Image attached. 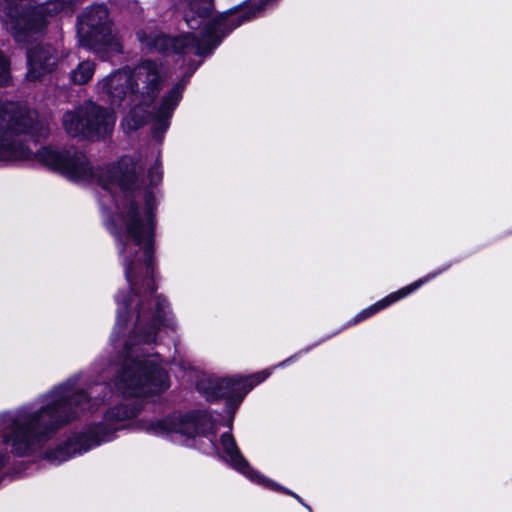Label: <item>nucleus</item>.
<instances>
[{"instance_id": "nucleus-1", "label": "nucleus", "mask_w": 512, "mask_h": 512, "mask_svg": "<svg viewBox=\"0 0 512 512\" xmlns=\"http://www.w3.org/2000/svg\"><path fill=\"white\" fill-rule=\"evenodd\" d=\"M98 401L75 391L71 383L60 385L45 396L39 409L24 408L15 417H9L10 427L4 441L11 445L13 453L25 455L48 433L76 418L79 412L91 409Z\"/></svg>"}, {"instance_id": "nucleus-2", "label": "nucleus", "mask_w": 512, "mask_h": 512, "mask_svg": "<svg viewBox=\"0 0 512 512\" xmlns=\"http://www.w3.org/2000/svg\"><path fill=\"white\" fill-rule=\"evenodd\" d=\"M111 233L122 257L131 291L135 296L142 291L145 295H152L156 287L153 279L154 235L150 215H142L138 205L127 200L113 218Z\"/></svg>"}, {"instance_id": "nucleus-3", "label": "nucleus", "mask_w": 512, "mask_h": 512, "mask_svg": "<svg viewBox=\"0 0 512 512\" xmlns=\"http://www.w3.org/2000/svg\"><path fill=\"white\" fill-rule=\"evenodd\" d=\"M167 79V72L160 62L146 59L132 68L118 69L99 80L96 90L111 105L132 106L122 123L125 129L132 131L147 121L150 115L147 109L159 96Z\"/></svg>"}, {"instance_id": "nucleus-4", "label": "nucleus", "mask_w": 512, "mask_h": 512, "mask_svg": "<svg viewBox=\"0 0 512 512\" xmlns=\"http://www.w3.org/2000/svg\"><path fill=\"white\" fill-rule=\"evenodd\" d=\"M37 158L45 165L75 181L96 182L106 190L118 186L123 192L139 189L143 180L140 174L143 166L131 157H122L117 163L94 169L87 156L77 149L54 150L43 147L37 152Z\"/></svg>"}, {"instance_id": "nucleus-5", "label": "nucleus", "mask_w": 512, "mask_h": 512, "mask_svg": "<svg viewBox=\"0 0 512 512\" xmlns=\"http://www.w3.org/2000/svg\"><path fill=\"white\" fill-rule=\"evenodd\" d=\"M247 19L248 17L243 16L241 21L232 24L233 20L228 16L219 15L207 23L201 38H198L193 33H185L169 38L157 31H139L137 37L142 46L148 51L155 50L161 52L172 49L173 52L178 54L186 55L193 53L198 56H204L211 53L227 33Z\"/></svg>"}, {"instance_id": "nucleus-6", "label": "nucleus", "mask_w": 512, "mask_h": 512, "mask_svg": "<svg viewBox=\"0 0 512 512\" xmlns=\"http://www.w3.org/2000/svg\"><path fill=\"white\" fill-rule=\"evenodd\" d=\"M66 8L62 0L33 5L31 0H0V19L18 43L41 33L49 19Z\"/></svg>"}, {"instance_id": "nucleus-7", "label": "nucleus", "mask_w": 512, "mask_h": 512, "mask_svg": "<svg viewBox=\"0 0 512 512\" xmlns=\"http://www.w3.org/2000/svg\"><path fill=\"white\" fill-rule=\"evenodd\" d=\"M26 132L46 137L48 127L37 120L35 111L14 103L0 102V162L16 160L22 156L21 148L13 136Z\"/></svg>"}, {"instance_id": "nucleus-8", "label": "nucleus", "mask_w": 512, "mask_h": 512, "mask_svg": "<svg viewBox=\"0 0 512 512\" xmlns=\"http://www.w3.org/2000/svg\"><path fill=\"white\" fill-rule=\"evenodd\" d=\"M62 124L66 133L72 137L99 140L112 132L115 116L108 109L88 101L66 111L62 117Z\"/></svg>"}, {"instance_id": "nucleus-9", "label": "nucleus", "mask_w": 512, "mask_h": 512, "mask_svg": "<svg viewBox=\"0 0 512 512\" xmlns=\"http://www.w3.org/2000/svg\"><path fill=\"white\" fill-rule=\"evenodd\" d=\"M115 385L131 397L160 392L168 387L167 374L159 366L142 360H126Z\"/></svg>"}, {"instance_id": "nucleus-10", "label": "nucleus", "mask_w": 512, "mask_h": 512, "mask_svg": "<svg viewBox=\"0 0 512 512\" xmlns=\"http://www.w3.org/2000/svg\"><path fill=\"white\" fill-rule=\"evenodd\" d=\"M79 32L85 45L95 52L121 53L120 39L113 33L108 10L104 5L88 8L79 18Z\"/></svg>"}, {"instance_id": "nucleus-11", "label": "nucleus", "mask_w": 512, "mask_h": 512, "mask_svg": "<svg viewBox=\"0 0 512 512\" xmlns=\"http://www.w3.org/2000/svg\"><path fill=\"white\" fill-rule=\"evenodd\" d=\"M140 410L141 407L137 400H129L125 404L110 408L105 414V421L109 423L108 425L98 424L70 438L65 446L67 450L66 456H55V458L62 461L71 454L85 452L91 447L98 445L118 429L113 426L114 423L136 417Z\"/></svg>"}, {"instance_id": "nucleus-12", "label": "nucleus", "mask_w": 512, "mask_h": 512, "mask_svg": "<svg viewBox=\"0 0 512 512\" xmlns=\"http://www.w3.org/2000/svg\"><path fill=\"white\" fill-rule=\"evenodd\" d=\"M157 427L162 432H175L188 437L206 435L214 429L209 415L200 411L165 420L159 423Z\"/></svg>"}, {"instance_id": "nucleus-13", "label": "nucleus", "mask_w": 512, "mask_h": 512, "mask_svg": "<svg viewBox=\"0 0 512 512\" xmlns=\"http://www.w3.org/2000/svg\"><path fill=\"white\" fill-rule=\"evenodd\" d=\"M27 59L26 77L30 81H36L56 67L60 56L57 50L50 45H37L28 51Z\"/></svg>"}, {"instance_id": "nucleus-14", "label": "nucleus", "mask_w": 512, "mask_h": 512, "mask_svg": "<svg viewBox=\"0 0 512 512\" xmlns=\"http://www.w3.org/2000/svg\"><path fill=\"white\" fill-rule=\"evenodd\" d=\"M213 9V0H184L181 4L183 18L191 29H198Z\"/></svg>"}, {"instance_id": "nucleus-15", "label": "nucleus", "mask_w": 512, "mask_h": 512, "mask_svg": "<svg viewBox=\"0 0 512 512\" xmlns=\"http://www.w3.org/2000/svg\"><path fill=\"white\" fill-rule=\"evenodd\" d=\"M185 85L184 80L180 81L163 97L155 116L160 128L168 126V119L181 100Z\"/></svg>"}, {"instance_id": "nucleus-16", "label": "nucleus", "mask_w": 512, "mask_h": 512, "mask_svg": "<svg viewBox=\"0 0 512 512\" xmlns=\"http://www.w3.org/2000/svg\"><path fill=\"white\" fill-rule=\"evenodd\" d=\"M221 445L223 452L225 453L226 460H228L236 469L247 474L249 465L241 455L235 440L229 433H224L221 436Z\"/></svg>"}, {"instance_id": "nucleus-17", "label": "nucleus", "mask_w": 512, "mask_h": 512, "mask_svg": "<svg viewBox=\"0 0 512 512\" xmlns=\"http://www.w3.org/2000/svg\"><path fill=\"white\" fill-rule=\"evenodd\" d=\"M266 378L263 373L247 377H232L231 400L241 401L255 385L259 384Z\"/></svg>"}, {"instance_id": "nucleus-18", "label": "nucleus", "mask_w": 512, "mask_h": 512, "mask_svg": "<svg viewBox=\"0 0 512 512\" xmlns=\"http://www.w3.org/2000/svg\"><path fill=\"white\" fill-rule=\"evenodd\" d=\"M426 280L427 279H425V280H418V281H416V282H414V283H412V284L402 288L398 292L389 295L387 298H385L381 302L377 303L373 307L369 308L367 311L363 312L362 318L370 316L373 313H375L376 311H379L380 309H383V308L387 307L391 303H393V302H395V301H397V300L407 296L411 292H413L416 289H418Z\"/></svg>"}, {"instance_id": "nucleus-19", "label": "nucleus", "mask_w": 512, "mask_h": 512, "mask_svg": "<svg viewBox=\"0 0 512 512\" xmlns=\"http://www.w3.org/2000/svg\"><path fill=\"white\" fill-rule=\"evenodd\" d=\"M95 72V63L89 60L80 62L77 67L71 71L70 79L76 85L88 83Z\"/></svg>"}, {"instance_id": "nucleus-20", "label": "nucleus", "mask_w": 512, "mask_h": 512, "mask_svg": "<svg viewBox=\"0 0 512 512\" xmlns=\"http://www.w3.org/2000/svg\"><path fill=\"white\" fill-rule=\"evenodd\" d=\"M232 377L217 380L213 386L212 398L231 399Z\"/></svg>"}, {"instance_id": "nucleus-21", "label": "nucleus", "mask_w": 512, "mask_h": 512, "mask_svg": "<svg viewBox=\"0 0 512 512\" xmlns=\"http://www.w3.org/2000/svg\"><path fill=\"white\" fill-rule=\"evenodd\" d=\"M10 81L9 63L7 59L0 54V86H5Z\"/></svg>"}, {"instance_id": "nucleus-22", "label": "nucleus", "mask_w": 512, "mask_h": 512, "mask_svg": "<svg viewBox=\"0 0 512 512\" xmlns=\"http://www.w3.org/2000/svg\"><path fill=\"white\" fill-rule=\"evenodd\" d=\"M157 323H158V318L153 317L152 324L149 326L148 330L145 331L143 333V335L141 336L142 341L150 343L155 340L156 332H157Z\"/></svg>"}, {"instance_id": "nucleus-23", "label": "nucleus", "mask_w": 512, "mask_h": 512, "mask_svg": "<svg viewBox=\"0 0 512 512\" xmlns=\"http://www.w3.org/2000/svg\"><path fill=\"white\" fill-rule=\"evenodd\" d=\"M150 183L152 185L157 184L161 180V173L157 167L152 168L149 171Z\"/></svg>"}, {"instance_id": "nucleus-24", "label": "nucleus", "mask_w": 512, "mask_h": 512, "mask_svg": "<svg viewBox=\"0 0 512 512\" xmlns=\"http://www.w3.org/2000/svg\"><path fill=\"white\" fill-rule=\"evenodd\" d=\"M6 459V451L4 449L0 450V468L4 465Z\"/></svg>"}, {"instance_id": "nucleus-25", "label": "nucleus", "mask_w": 512, "mask_h": 512, "mask_svg": "<svg viewBox=\"0 0 512 512\" xmlns=\"http://www.w3.org/2000/svg\"><path fill=\"white\" fill-rule=\"evenodd\" d=\"M138 313V324H140V322L145 318V312L142 306L139 308Z\"/></svg>"}, {"instance_id": "nucleus-26", "label": "nucleus", "mask_w": 512, "mask_h": 512, "mask_svg": "<svg viewBox=\"0 0 512 512\" xmlns=\"http://www.w3.org/2000/svg\"><path fill=\"white\" fill-rule=\"evenodd\" d=\"M131 301H132V300H123V303H122V304H123V309H124V310H127V309H128V307H129V306H130V304H131Z\"/></svg>"}, {"instance_id": "nucleus-27", "label": "nucleus", "mask_w": 512, "mask_h": 512, "mask_svg": "<svg viewBox=\"0 0 512 512\" xmlns=\"http://www.w3.org/2000/svg\"><path fill=\"white\" fill-rule=\"evenodd\" d=\"M157 306H158V312H160V310L162 309V304L159 301H157Z\"/></svg>"}, {"instance_id": "nucleus-28", "label": "nucleus", "mask_w": 512, "mask_h": 512, "mask_svg": "<svg viewBox=\"0 0 512 512\" xmlns=\"http://www.w3.org/2000/svg\"><path fill=\"white\" fill-rule=\"evenodd\" d=\"M62 450L63 448H61L59 451H57L56 453H59V454H62Z\"/></svg>"}]
</instances>
